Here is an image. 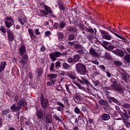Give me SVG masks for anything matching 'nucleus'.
Returning <instances> with one entry per match:
<instances>
[{
  "instance_id": "nucleus-1",
  "label": "nucleus",
  "mask_w": 130,
  "mask_h": 130,
  "mask_svg": "<svg viewBox=\"0 0 130 130\" xmlns=\"http://www.w3.org/2000/svg\"><path fill=\"white\" fill-rule=\"evenodd\" d=\"M67 76L68 77H69V78H70V79H71L72 80L77 79V81L79 82V83L82 84V85H84V84H85V85L87 86H90L92 88H93V85L90 84V82H89V81L87 78L83 77H81V80L78 78L77 77V74H76V72L75 71H70L68 73Z\"/></svg>"
},
{
  "instance_id": "nucleus-2",
  "label": "nucleus",
  "mask_w": 130,
  "mask_h": 130,
  "mask_svg": "<svg viewBox=\"0 0 130 130\" xmlns=\"http://www.w3.org/2000/svg\"><path fill=\"white\" fill-rule=\"evenodd\" d=\"M111 82L112 84H111V87H113V89H114V90L117 91L119 93H123V91H124V89H123L122 86L117 85V81H116V79L114 78H112Z\"/></svg>"
},
{
  "instance_id": "nucleus-3",
  "label": "nucleus",
  "mask_w": 130,
  "mask_h": 130,
  "mask_svg": "<svg viewBox=\"0 0 130 130\" xmlns=\"http://www.w3.org/2000/svg\"><path fill=\"white\" fill-rule=\"evenodd\" d=\"M75 69L77 73L80 74V75H85L86 74V66L83 63H77L75 66Z\"/></svg>"
},
{
  "instance_id": "nucleus-4",
  "label": "nucleus",
  "mask_w": 130,
  "mask_h": 130,
  "mask_svg": "<svg viewBox=\"0 0 130 130\" xmlns=\"http://www.w3.org/2000/svg\"><path fill=\"white\" fill-rule=\"evenodd\" d=\"M19 54L21 56H23V58L25 60L28 59V54H27V50L26 49V46L24 45H21L19 48Z\"/></svg>"
},
{
  "instance_id": "nucleus-5",
  "label": "nucleus",
  "mask_w": 130,
  "mask_h": 130,
  "mask_svg": "<svg viewBox=\"0 0 130 130\" xmlns=\"http://www.w3.org/2000/svg\"><path fill=\"white\" fill-rule=\"evenodd\" d=\"M64 55V53H61L58 51H55V52H52L49 54V57L50 59L52 60V61H55L56 60V58L58 57H60V56Z\"/></svg>"
},
{
  "instance_id": "nucleus-6",
  "label": "nucleus",
  "mask_w": 130,
  "mask_h": 130,
  "mask_svg": "<svg viewBox=\"0 0 130 130\" xmlns=\"http://www.w3.org/2000/svg\"><path fill=\"white\" fill-rule=\"evenodd\" d=\"M40 101L43 109H45L47 106H48V104H49L48 99L44 98V96H43V94H41V95Z\"/></svg>"
},
{
  "instance_id": "nucleus-7",
  "label": "nucleus",
  "mask_w": 130,
  "mask_h": 130,
  "mask_svg": "<svg viewBox=\"0 0 130 130\" xmlns=\"http://www.w3.org/2000/svg\"><path fill=\"white\" fill-rule=\"evenodd\" d=\"M44 8L45 9V14H46V17H50V16H53V17H54L53 11H52V9H51L50 7L47 5H44Z\"/></svg>"
},
{
  "instance_id": "nucleus-8",
  "label": "nucleus",
  "mask_w": 130,
  "mask_h": 130,
  "mask_svg": "<svg viewBox=\"0 0 130 130\" xmlns=\"http://www.w3.org/2000/svg\"><path fill=\"white\" fill-rule=\"evenodd\" d=\"M10 109L12 111V112H17L18 111V114H17V116H18V117H19V113L20 112V110L21 109L20 106H19L18 105L13 104L10 107Z\"/></svg>"
},
{
  "instance_id": "nucleus-9",
  "label": "nucleus",
  "mask_w": 130,
  "mask_h": 130,
  "mask_svg": "<svg viewBox=\"0 0 130 130\" xmlns=\"http://www.w3.org/2000/svg\"><path fill=\"white\" fill-rule=\"evenodd\" d=\"M48 78H49L50 81L54 84L56 82V78H57V75L55 74H49L47 75Z\"/></svg>"
},
{
  "instance_id": "nucleus-10",
  "label": "nucleus",
  "mask_w": 130,
  "mask_h": 130,
  "mask_svg": "<svg viewBox=\"0 0 130 130\" xmlns=\"http://www.w3.org/2000/svg\"><path fill=\"white\" fill-rule=\"evenodd\" d=\"M112 53H114V54H116V55L119 56L120 57H122L123 55H124V52H123V51L119 49H116L113 51Z\"/></svg>"
},
{
  "instance_id": "nucleus-11",
  "label": "nucleus",
  "mask_w": 130,
  "mask_h": 130,
  "mask_svg": "<svg viewBox=\"0 0 130 130\" xmlns=\"http://www.w3.org/2000/svg\"><path fill=\"white\" fill-rule=\"evenodd\" d=\"M27 102L25 101L24 99H21L17 103L16 105H18V106H20V108H22V106H27Z\"/></svg>"
},
{
  "instance_id": "nucleus-12",
  "label": "nucleus",
  "mask_w": 130,
  "mask_h": 130,
  "mask_svg": "<svg viewBox=\"0 0 130 130\" xmlns=\"http://www.w3.org/2000/svg\"><path fill=\"white\" fill-rule=\"evenodd\" d=\"M101 119L102 120H104V121L109 120V119H110V115L106 113L103 114L101 116Z\"/></svg>"
},
{
  "instance_id": "nucleus-13",
  "label": "nucleus",
  "mask_w": 130,
  "mask_h": 130,
  "mask_svg": "<svg viewBox=\"0 0 130 130\" xmlns=\"http://www.w3.org/2000/svg\"><path fill=\"white\" fill-rule=\"evenodd\" d=\"M28 31L31 40H34L35 39V35H34V31L32 30V29H28Z\"/></svg>"
},
{
  "instance_id": "nucleus-14",
  "label": "nucleus",
  "mask_w": 130,
  "mask_h": 130,
  "mask_svg": "<svg viewBox=\"0 0 130 130\" xmlns=\"http://www.w3.org/2000/svg\"><path fill=\"white\" fill-rule=\"evenodd\" d=\"M6 66H7L6 61H2L0 64V73H2L3 71L5 70V68H6Z\"/></svg>"
},
{
  "instance_id": "nucleus-15",
  "label": "nucleus",
  "mask_w": 130,
  "mask_h": 130,
  "mask_svg": "<svg viewBox=\"0 0 130 130\" xmlns=\"http://www.w3.org/2000/svg\"><path fill=\"white\" fill-rule=\"evenodd\" d=\"M121 75V77L123 80H124V82H126L127 81V76H126V73L123 71L120 73Z\"/></svg>"
},
{
  "instance_id": "nucleus-16",
  "label": "nucleus",
  "mask_w": 130,
  "mask_h": 130,
  "mask_svg": "<svg viewBox=\"0 0 130 130\" xmlns=\"http://www.w3.org/2000/svg\"><path fill=\"white\" fill-rule=\"evenodd\" d=\"M37 14L38 15V16H40L41 17H47L45 14V10H44L38 11Z\"/></svg>"
},
{
  "instance_id": "nucleus-17",
  "label": "nucleus",
  "mask_w": 130,
  "mask_h": 130,
  "mask_svg": "<svg viewBox=\"0 0 130 130\" xmlns=\"http://www.w3.org/2000/svg\"><path fill=\"white\" fill-rule=\"evenodd\" d=\"M122 121L124 123V125L128 128V129H130V123L129 122H127L126 120H125V118L124 117H122Z\"/></svg>"
},
{
  "instance_id": "nucleus-18",
  "label": "nucleus",
  "mask_w": 130,
  "mask_h": 130,
  "mask_svg": "<svg viewBox=\"0 0 130 130\" xmlns=\"http://www.w3.org/2000/svg\"><path fill=\"white\" fill-rule=\"evenodd\" d=\"M43 115V113H42V110H37V116L40 120H41V118H42V115Z\"/></svg>"
},
{
  "instance_id": "nucleus-19",
  "label": "nucleus",
  "mask_w": 130,
  "mask_h": 130,
  "mask_svg": "<svg viewBox=\"0 0 130 130\" xmlns=\"http://www.w3.org/2000/svg\"><path fill=\"white\" fill-rule=\"evenodd\" d=\"M114 35H115V36L118 37V38H120V39H121L122 42H127V40H126V39L124 38V37L122 36V35H119L116 33H114Z\"/></svg>"
},
{
  "instance_id": "nucleus-20",
  "label": "nucleus",
  "mask_w": 130,
  "mask_h": 130,
  "mask_svg": "<svg viewBox=\"0 0 130 130\" xmlns=\"http://www.w3.org/2000/svg\"><path fill=\"white\" fill-rule=\"evenodd\" d=\"M107 99L109 103H112V101L115 103H116V102H117V100L112 96H108Z\"/></svg>"
},
{
  "instance_id": "nucleus-21",
  "label": "nucleus",
  "mask_w": 130,
  "mask_h": 130,
  "mask_svg": "<svg viewBox=\"0 0 130 130\" xmlns=\"http://www.w3.org/2000/svg\"><path fill=\"white\" fill-rule=\"evenodd\" d=\"M89 52L92 56H98V53L95 51V50L93 48H91L89 50Z\"/></svg>"
},
{
  "instance_id": "nucleus-22",
  "label": "nucleus",
  "mask_w": 130,
  "mask_h": 130,
  "mask_svg": "<svg viewBox=\"0 0 130 130\" xmlns=\"http://www.w3.org/2000/svg\"><path fill=\"white\" fill-rule=\"evenodd\" d=\"M102 38L106 39V40H111L112 39V36L108 33L107 35H103Z\"/></svg>"
},
{
  "instance_id": "nucleus-23",
  "label": "nucleus",
  "mask_w": 130,
  "mask_h": 130,
  "mask_svg": "<svg viewBox=\"0 0 130 130\" xmlns=\"http://www.w3.org/2000/svg\"><path fill=\"white\" fill-rule=\"evenodd\" d=\"M19 22H20V24L23 25L24 24L27 22V19L25 17H19Z\"/></svg>"
},
{
  "instance_id": "nucleus-24",
  "label": "nucleus",
  "mask_w": 130,
  "mask_h": 130,
  "mask_svg": "<svg viewBox=\"0 0 130 130\" xmlns=\"http://www.w3.org/2000/svg\"><path fill=\"white\" fill-rule=\"evenodd\" d=\"M103 89L104 90V91H105L106 92V93H109L108 92V90H110L111 91H113V90H114V89H113V87H111V85H110V86H104L103 87Z\"/></svg>"
},
{
  "instance_id": "nucleus-25",
  "label": "nucleus",
  "mask_w": 130,
  "mask_h": 130,
  "mask_svg": "<svg viewBox=\"0 0 130 130\" xmlns=\"http://www.w3.org/2000/svg\"><path fill=\"white\" fill-rule=\"evenodd\" d=\"M78 26L79 27V28L80 29H81V30L85 31V32H87L88 33V27H86V26H83V24L79 23L78 24Z\"/></svg>"
},
{
  "instance_id": "nucleus-26",
  "label": "nucleus",
  "mask_w": 130,
  "mask_h": 130,
  "mask_svg": "<svg viewBox=\"0 0 130 130\" xmlns=\"http://www.w3.org/2000/svg\"><path fill=\"white\" fill-rule=\"evenodd\" d=\"M46 122L47 123H52V118H51V116L49 115H46Z\"/></svg>"
},
{
  "instance_id": "nucleus-27",
  "label": "nucleus",
  "mask_w": 130,
  "mask_h": 130,
  "mask_svg": "<svg viewBox=\"0 0 130 130\" xmlns=\"http://www.w3.org/2000/svg\"><path fill=\"white\" fill-rule=\"evenodd\" d=\"M67 30H68L70 32H72L73 33L78 31V29L76 27L72 26H69L67 28Z\"/></svg>"
},
{
  "instance_id": "nucleus-28",
  "label": "nucleus",
  "mask_w": 130,
  "mask_h": 130,
  "mask_svg": "<svg viewBox=\"0 0 130 130\" xmlns=\"http://www.w3.org/2000/svg\"><path fill=\"white\" fill-rule=\"evenodd\" d=\"M101 45L102 46H103V47H104L106 49L109 45V43L108 42L104 41L101 43Z\"/></svg>"
},
{
  "instance_id": "nucleus-29",
  "label": "nucleus",
  "mask_w": 130,
  "mask_h": 130,
  "mask_svg": "<svg viewBox=\"0 0 130 130\" xmlns=\"http://www.w3.org/2000/svg\"><path fill=\"white\" fill-rule=\"evenodd\" d=\"M123 59L127 63H130V54L125 55L123 57Z\"/></svg>"
},
{
  "instance_id": "nucleus-30",
  "label": "nucleus",
  "mask_w": 130,
  "mask_h": 130,
  "mask_svg": "<svg viewBox=\"0 0 130 130\" xmlns=\"http://www.w3.org/2000/svg\"><path fill=\"white\" fill-rule=\"evenodd\" d=\"M7 34L9 41H13V40H14V36H13V34H12V32L10 31H8Z\"/></svg>"
},
{
  "instance_id": "nucleus-31",
  "label": "nucleus",
  "mask_w": 130,
  "mask_h": 130,
  "mask_svg": "<svg viewBox=\"0 0 130 130\" xmlns=\"http://www.w3.org/2000/svg\"><path fill=\"white\" fill-rule=\"evenodd\" d=\"M10 112H11L10 109H5L2 111L3 115H7V114H9Z\"/></svg>"
},
{
  "instance_id": "nucleus-32",
  "label": "nucleus",
  "mask_w": 130,
  "mask_h": 130,
  "mask_svg": "<svg viewBox=\"0 0 130 130\" xmlns=\"http://www.w3.org/2000/svg\"><path fill=\"white\" fill-rule=\"evenodd\" d=\"M99 104L105 106V105H108V102L104 100H101L99 101Z\"/></svg>"
},
{
  "instance_id": "nucleus-33",
  "label": "nucleus",
  "mask_w": 130,
  "mask_h": 130,
  "mask_svg": "<svg viewBox=\"0 0 130 130\" xmlns=\"http://www.w3.org/2000/svg\"><path fill=\"white\" fill-rule=\"evenodd\" d=\"M67 61L69 62V63H70V64H72V66L76 63L75 60H74V58H69L67 60Z\"/></svg>"
},
{
  "instance_id": "nucleus-34",
  "label": "nucleus",
  "mask_w": 130,
  "mask_h": 130,
  "mask_svg": "<svg viewBox=\"0 0 130 130\" xmlns=\"http://www.w3.org/2000/svg\"><path fill=\"white\" fill-rule=\"evenodd\" d=\"M5 25L7 28H11L13 26V22L10 21H5Z\"/></svg>"
},
{
  "instance_id": "nucleus-35",
  "label": "nucleus",
  "mask_w": 130,
  "mask_h": 130,
  "mask_svg": "<svg viewBox=\"0 0 130 130\" xmlns=\"http://www.w3.org/2000/svg\"><path fill=\"white\" fill-rule=\"evenodd\" d=\"M61 102L64 105V106L69 104V102L68 101V98H63L61 100Z\"/></svg>"
},
{
  "instance_id": "nucleus-36",
  "label": "nucleus",
  "mask_w": 130,
  "mask_h": 130,
  "mask_svg": "<svg viewBox=\"0 0 130 130\" xmlns=\"http://www.w3.org/2000/svg\"><path fill=\"white\" fill-rule=\"evenodd\" d=\"M71 68V65L68 64L67 62H64L63 63V69L64 70H69Z\"/></svg>"
},
{
  "instance_id": "nucleus-37",
  "label": "nucleus",
  "mask_w": 130,
  "mask_h": 130,
  "mask_svg": "<svg viewBox=\"0 0 130 130\" xmlns=\"http://www.w3.org/2000/svg\"><path fill=\"white\" fill-rule=\"evenodd\" d=\"M106 49V50H108L109 51H111V52H112V51H114V50H113V49H114V46L112 45H109Z\"/></svg>"
},
{
  "instance_id": "nucleus-38",
  "label": "nucleus",
  "mask_w": 130,
  "mask_h": 130,
  "mask_svg": "<svg viewBox=\"0 0 130 130\" xmlns=\"http://www.w3.org/2000/svg\"><path fill=\"white\" fill-rule=\"evenodd\" d=\"M21 56L22 57H21V60L19 61V62L20 63H21L22 66H26V64L27 63V60H24L25 59L23 58V56Z\"/></svg>"
},
{
  "instance_id": "nucleus-39",
  "label": "nucleus",
  "mask_w": 130,
  "mask_h": 130,
  "mask_svg": "<svg viewBox=\"0 0 130 130\" xmlns=\"http://www.w3.org/2000/svg\"><path fill=\"white\" fill-rule=\"evenodd\" d=\"M73 59L74 60V61L76 62H78L79 60H80V55H75L74 56V58Z\"/></svg>"
},
{
  "instance_id": "nucleus-40",
  "label": "nucleus",
  "mask_w": 130,
  "mask_h": 130,
  "mask_svg": "<svg viewBox=\"0 0 130 130\" xmlns=\"http://www.w3.org/2000/svg\"><path fill=\"white\" fill-rule=\"evenodd\" d=\"M65 87L66 88L67 92H68V93H70V92H71V90H70V89H71V87H72V84H66Z\"/></svg>"
},
{
  "instance_id": "nucleus-41",
  "label": "nucleus",
  "mask_w": 130,
  "mask_h": 130,
  "mask_svg": "<svg viewBox=\"0 0 130 130\" xmlns=\"http://www.w3.org/2000/svg\"><path fill=\"white\" fill-rule=\"evenodd\" d=\"M5 21H8V22H11L14 23V19H13V18L11 16H8L6 17Z\"/></svg>"
},
{
  "instance_id": "nucleus-42",
  "label": "nucleus",
  "mask_w": 130,
  "mask_h": 130,
  "mask_svg": "<svg viewBox=\"0 0 130 130\" xmlns=\"http://www.w3.org/2000/svg\"><path fill=\"white\" fill-rule=\"evenodd\" d=\"M122 107H124V108L127 109H130V104H127V103H124L122 105Z\"/></svg>"
},
{
  "instance_id": "nucleus-43",
  "label": "nucleus",
  "mask_w": 130,
  "mask_h": 130,
  "mask_svg": "<svg viewBox=\"0 0 130 130\" xmlns=\"http://www.w3.org/2000/svg\"><path fill=\"white\" fill-rule=\"evenodd\" d=\"M50 71L52 73H54V63H52L50 66Z\"/></svg>"
},
{
  "instance_id": "nucleus-44",
  "label": "nucleus",
  "mask_w": 130,
  "mask_h": 130,
  "mask_svg": "<svg viewBox=\"0 0 130 130\" xmlns=\"http://www.w3.org/2000/svg\"><path fill=\"white\" fill-rule=\"evenodd\" d=\"M74 112L76 113V114H80L81 113V110L78 107H76L74 108Z\"/></svg>"
},
{
  "instance_id": "nucleus-45",
  "label": "nucleus",
  "mask_w": 130,
  "mask_h": 130,
  "mask_svg": "<svg viewBox=\"0 0 130 130\" xmlns=\"http://www.w3.org/2000/svg\"><path fill=\"white\" fill-rule=\"evenodd\" d=\"M76 52H77V53H79L80 55H82V54H85V50L83 49L78 50L76 51Z\"/></svg>"
},
{
  "instance_id": "nucleus-46",
  "label": "nucleus",
  "mask_w": 130,
  "mask_h": 130,
  "mask_svg": "<svg viewBox=\"0 0 130 130\" xmlns=\"http://www.w3.org/2000/svg\"><path fill=\"white\" fill-rule=\"evenodd\" d=\"M37 73L38 74V77H41L42 74V69L39 68L37 70Z\"/></svg>"
},
{
  "instance_id": "nucleus-47",
  "label": "nucleus",
  "mask_w": 130,
  "mask_h": 130,
  "mask_svg": "<svg viewBox=\"0 0 130 130\" xmlns=\"http://www.w3.org/2000/svg\"><path fill=\"white\" fill-rule=\"evenodd\" d=\"M73 83H74L75 84L77 85V87H78L79 89H80L81 90L83 89V86H82V85L78 83V82H76V81H74Z\"/></svg>"
},
{
  "instance_id": "nucleus-48",
  "label": "nucleus",
  "mask_w": 130,
  "mask_h": 130,
  "mask_svg": "<svg viewBox=\"0 0 130 130\" xmlns=\"http://www.w3.org/2000/svg\"><path fill=\"white\" fill-rule=\"evenodd\" d=\"M74 38H75V36H74V34H70L68 36V39L70 41L72 40H74Z\"/></svg>"
},
{
  "instance_id": "nucleus-49",
  "label": "nucleus",
  "mask_w": 130,
  "mask_h": 130,
  "mask_svg": "<svg viewBox=\"0 0 130 130\" xmlns=\"http://www.w3.org/2000/svg\"><path fill=\"white\" fill-rule=\"evenodd\" d=\"M0 31H1V32H3V33L7 32V30H6L5 27L3 26H0Z\"/></svg>"
},
{
  "instance_id": "nucleus-50",
  "label": "nucleus",
  "mask_w": 130,
  "mask_h": 130,
  "mask_svg": "<svg viewBox=\"0 0 130 130\" xmlns=\"http://www.w3.org/2000/svg\"><path fill=\"white\" fill-rule=\"evenodd\" d=\"M75 100L77 103H80V102H81V99L80 98V96H76L75 98Z\"/></svg>"
},
{
  "instance_id": "nucleus-51",
  "label": "nucleus",
  "mask_w": 130,
  "mask_h": 130,
  "mask_svg": "<svg viewBox=\"0 0 130 130\" xmlns=\"http://www.w3.org/2000/svg\"><path fill=\"white\" fill-rule=\"evenodd\" d=\"M58 37L59 40L62 41V40L63 39V35H62V34H61V32L58 33Z\"/></svg>"
},
{
  "instance_id": "nucleus-52",
  "label": "nucleus",
  "mask_w": 130,
  "mask_h": 130,
  "mask_svg": "<svg viewBox=\"0 0 130 130\" xmlns=\"http://www.w3.org/2000/svg\"><path fill=\"white\" fill-rule=\"evenodd\" d=\"M74 46L76 49H81V48H82V45L79 44H75Z\"/></svg>"
},
{
  "instance_id": "nucleus-53",
  "label": "nucleus",
  "mask_w": 130,
  "mask_h": 130,
  "mask_svg": "<svg viewBox=\"0 0 130 130\" xmlns=\"http://www.w3.org/2000/svg\"><path fill=\"white\" fill-rule=\"evenodd\" d=\"M114 64L116 65L117 67H120V66H121L122 63L121 62H119L118 61H115Z\"/></svg>"
},
{
  "instance_id": "nucleus-54",
  "label": "nucleus",
  "mask_w": 130,
  "mask_h": 130,
  "mask_svg": "<svg viewBox=\"0 0 130 130\" xmlns=\"http://www.w3.org/2000/svg\"><path fill=\"white\" fill-rule=\"evenodd\" d=\"M66 22H61L59 24V27L61 29H63L64 27H66Z\"/></svg>"
},
{
  "instance_id": "nucleus-55",
  "label": "nucleus",
  "mask_w": 130,
  "mask_h": 130,
  "mask_svg": "<svg viewBox=\"0 0 130 130\" xmlns=\"http://www.w3.org/2000/svg\"><path fill=\"white\" fill-rule=\"evenodd\" d=\"M92 84H94V86H95V87L96 86H98V85H99V84H100V82L99 81H95L94 80H92Z\"/></svg>"
},
{
  "instance_id": "nucleus-56",
  "label": "nucleus",
  "mask_w": 130,
  "mask_h": 130,
  "mask_svg": "<svg viewBox=\"0 0 130 130\" xmlns=\"http://www.w3.org/2000/svg\"><path fill=\"white\" fill-rule=\"evenodd\" d=\"M59 7L60 10H62V11H64V10L66 9L64 7V5L62 4H59Z\"/></svg>"
},
{
  "instance_id": "nucleus-57",
  "label": "nucleus",
  "mask_w": 130,
  "mask_h": 130,
  "mask_svg": "<svg viewBox=\"0 0 130 130\" xmlns=\"http://www.w3.org/2000/svg\"><path fill=\"white\" fill-rule=\"evenodd\" d=\"M55 64L56 69H57L58 68H59V67H60L61 63L59 61H57L55 62Z\"/></svg>"
},
{
  "instance_id": "nucleus-58",
  "label": "nucleus",
  "mask_w": 130,
  "mask_h": 130,
  "mask_svg": "<svg viewBox=\"0 0 130 130\" xmlns=\"http://www.w3.org/2000/svg\"><path fill=\"white\" fill-rule=\"evenodd\" d=\"M35 33L36 35H40V31H39V28L35 29Z\"/></svg>"
},
{
  "instance_id": "nucleus-59",
  "label": "nucleus",
  "mask_w": 130,
  "mask_h": 130,
  "mask_svg": "<svg viewBox=\"0 0 130 130\" xmlns=\"http://www.w3.org/2000/svg\"><path fill=\"white\" fill-rule=\"evenodd\" d=\"M57 104L59 105V106H60V107H62V108H64V105L62 102H57Z\"/></svg>"
},
{
  "instance_id": "nucleus-60",
  "label": "nucleus",
  "mask_w": 130,
  "mask_h": 130,
  "mask_svg": "<svg viewBox=\"0 0 130 130\" xmlns=\"http://www.w3.org/2000/svg\"><path fill=\"white\" fill-rule=\"evenodd\" d=\"M104 108L105 110H109V109H110V106H109V105H108H108H105L104 106Z\"/></svg>"
},
{
  "instance_id": "nucleus-61",
  "label": "nucleus",
  "mask_w": 130,
  "mask_h": 130,
  "mask_svg": "<svg viewBox=\"0 0 130 130\" xmlns=\"http://www.w3.org/2000/svg\"><path fill=\"white\" fill-rule=\"evenodd\" d=\"M105 57H107V58H111L112 57L111 55H110V54L107 52L105 53Z\"/></svg>"
},
{
  "instance_id": "nucleus-62",
  "label": "nucleus",
  "mask_w": 130,
  "mask_h": 130,
  "mask_svg": "<svg viewBox=\"0 0 130 130\" xmlns=\"http://www.w3.org/2000/svg\"><path fill=\"white\" fill-rule=\"evenodd\" d=\"M89 32V33L93 34V33H94V29H93V28H89L87 29V32Z\"/></svg>"
},
{
  "instance_id": "nucleus-63",
  "label": "nucleus",
  "mask_w": 130,
  "mask_h": 130,
  "mask_svg": "<svg viewBox=\"0 0 130 130\" xmlns=\"http://www.w3.org/2000/svg\"><path fill=\"white\" fill-rule=\"evenodd\" d=\"M58 74L59 76H66V72L65 71H60Z\"/></svg>"
},
{
  "instance_id": "nucleus-64",
  "label": "nucleus",
  "mask_w": 130,
  "mask_h": 130,
  "mask_svg": "<svg viewBox=\"0 0 130 130\" xmlns=\"http://www.w3.org/2000/svg\"><path fill=\"white\" fill-rule=\"evenodd\" d=\"M51 34V32H50V31H47L45 32V35L46 36H49V35H50Z\"/></svg>"
}]
</instances>
